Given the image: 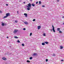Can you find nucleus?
I'll list each match as a JSON object with an SVG mask.
<instances>
[{
	"mask_svg": "<svg viewBox=\"0 0 64 64\" xmlns=\"http://www.w3.org/2000/svg\"><path fill=\"white\" fill-rule=\"evenodd\" d=\"M27 5H26V7L27 8V9L28 10H30V8H31V4L29 3L27 4Z\"/></svg>",
	"mask_w": 64,
	"mask_h": 64,
	"instance_id": "nucleus-1",
	"label": "nucleus"
},
{
	"mask_svg": "<svg viewBox=\"0 0 64 64\" xmlns=\"http://www.w3.org/2000/svg\"><path fill=\"white\" fill-rule=\"evenodd\" d=\"M10 15V13H7L6 14V16H4V18H7V17L9 16Z\"/></svg>",
	"mask_w": 64,
	"mask_h": 64,
	"instance_id": "nucleus-2",
	"label": "nucleus"
},
{
	"mask_svg": "<svg viewBox=\"0 0 64 64\" xmlns=\"http://www.w3.org/2000/svg\"><path fill=\"white\" fill-rule=\"evenodd\" d=\"M37 54L36 53H35L33 54L32 56H37Z\"/></svg>",
	"mask_w": 64,
	"mask_h": 64,
	"instance_id": "nucleus-3",
	"label": "nucleus"
},
{
	"mask_svg": "<svg viewBox=\"0 0 64 64\" xmlns=\"http://www.w3.org/2000/svg\"><path fill=\"white\" fill-rule=\"evenodd\" d=\"M2 59L4 60H6V58H5V57H4L2 58Z\"/></svg>",
	"mask_w": 64,
	"mask_h": 64,
	"instance_id": "nucleus-4",
	"label": "nucleus"
},
{
	"mask_svg": "<svg viewBox=\"0 0 64 64\" xmlns=\"http://www.w3.org/2000/svg\"><path fill=\"white\" fill-rule=\"evenodd\" d=\"M18 30H14V32H18Z\"/></svg>",
	"mask_w": 64,
	"mask_h": 64,
	"instance_id": "nucleus-5",
	"label": "nucleus"
},
{
	"mask_svg": "<svg viewBox=\"0 0 64 64\" xmlns=\"http://www.w3.org/2000/svg\"><path fill=\"white\" fill-rule=\"evenodd\" d=\"M6 55H10V54L9 52H7V53H6Z\"/></svg>",
	"mask_w": 64,
	"mask_h": 64,
	"instance_id": "nucleus-6",
	"label": "nucleus"
},
{
	"mask_svg": "<svg viewBox=\"0 0 64 64\" xmlns=\"http://www.w3.org/2000/svg\"><path fill=\"white\" fill-rule=\"evenodd\" d=\"M38 30H39V29H40L41 28V26H38Z\"/></svg>",
	"mask_w": 64,
	"mask_h": 64,
	"instance_id": "nucleus-7",
	"label": "nucleus"
},
{
	"mask_svg": "<svg viewBox=\"0 0 64 64\" xmlns=\"http://www.w3.org/2000/svg\"><path fill=\"white\" fill-rule=\"evenodd\" d=\"M52 28L53 32H55V30L54 29V28Z\"/></svg>",
	"mask_w": 64,
	"mask_h": 64,
	"instance_id": "nucleus-8",
	"label": "nucleus"
},
{
	"mask_svg": "<svg viewBox=\"0 0 64 64\" xmlns=\"http://www.w3.org/2000/svg\"><path fill=\"white\" fill-rule=\"evenodd\" d=\"M24 23L25 24H28V22H24Z\"/></svg>",
	"mask_w": 64,
	"mask_h": 64,
	"instance_id": "nucleus-9",
	"label": "nucleus"
},
{
	"mask_svg": "<svg viewBox=\"0 0 64 64\" xmlns=\"http://www.w3.org/2000/svg\"><path fill=\"white\" fill-rule=\"evenodd\" d=\"M44 43H46V44H48V42H44Z\"/></svg>",
	"mask_w": 64,
	"mask_h": 64,
	"instance_id": "nucleus-10",
	"label": "nucleus"
},
{
	"mask_svg": "<svg viewBox=\"0 0 64 64\" xmlns=\"http://www.w3.org/2000/svg\"><path fill=\"white\" fill-rule=\"evenodd\" d=\"M32 6L34 7V6H35V4H32Z\"/></svg>",
	"mask_w": 64,
	"mask_h": 64,
	"instance_id": "nucleus-11",
	"label": "nucleus"
},
{
	"mask_svg": "<svg viewBox=\"0 0 64 64\" xmlns=\"http://www.w3.org/2000/svg\"><path fill=\"white\" fill-rule=\"evenodd\" d=\"M60 49H62L63 48L62 46H60Z\"/></svg>",
	"mask_w": 64,
	"mask_h": 64,
	"instance_id": "nucleus-12",
	"label": "nucleus"
},
{
	"mask_svg": "<svg viewBox=\"0 0 64 64\" xmlns=\"http://www.w3.org/2000/svg\"><path fill=\"white\" fill-rule=\"evenodd\" d=\"M14 38H16V39H17V38H18V37H17L16 36H14Z\"/></svg>",
	"mask_w": 64,
	"mask_h": 64,
	"instance_id": "nucleus-13",
	"label": "nucleus"
},
{
	"mask_svg": "<svg viewBox=\"0 0 64 64\" xmlns=\"http://www.w3.org/2000/svg\"><path fill=\"white\" fill-rule=\"evenodd\" d=\"M27 62H28V63H30V61L28 60L27 61Z\"/></svg>",
	"mask_w": 64,
	"mask_h": 64,
	"instance_id": "nucleus-14",
	"label": "nucleus"
},
{
	"mask_svg": "<svg viewBox=\"0 0 64 64\" xmlns=\"http://www.w3.org/2000/svg\"><path fill=\"white\" fill-rule=\"evenodd\" d=\"M4 23H2V26H4Z\"/></svg>",
	"mask_w": 64,
	"mask_h": 64,
	"instance_id": "nucleus-15",
	"label": "nucleus"
},
{
	"mask_svg": "<svg viewBox=\"0 0 64 64\" xmlns=\"http://www.w3.org/2000/svg\"><path fill=\"white\" fill-rule=\"evenodd\" d=\"M42 45H44L45 43H44V42H43L42 43Z\"/></svg>",
	"mask_w": 64,
	"mask_h": 64,
	"instance_id": "nucleus-16",
	"label": "nucleus"
},
{
	"mask_svg": "<svg viewBox=\"0 0 64 64\" xmlns=\"http://www.w3.org/2000/svg\"><path fill=\"white\" fill-rule=\"evenodd\" d=\"M60 29L59 28H57V30L58 31H59L60 30Z\"/></svg>",
	"mask_w": 64,
	"mask_h": 64,
	"instance_id": "nucleus-17",
	"label": "nucleus"
},
{
	"mask_svg": "<svg viewBox=\"0 0 64 64\" xmlns=\"http://www.w3.org/2000/svg\"><path fill=\"white\" fill-rule=\"evenodd\" d=\"M43 35L44 36H46V34L44 33L43 34Z\"/></svg>",
	"mask_w": 64,
	"mask_h": 64,
	"instance_id": "nucleus-18",
	"label": "nucleus"
},
{
	"mask_svg": "<svg viewBox=\"0 0 64 64\" xmlns=\"http://www.w3.org/2000/svg\"><path fill=\"white\" fill-rule=\"evenodd\" d=\"M32 58H32V57H30V60H32Z\"/></svg>",
	"mask_w": 64,
	"mask_h": 64,
	"instance_id": "nucleus-19",
	"label": "nucleus"
},
{
	"mask_svg": "<svg viewBox=\"0 0 64 64\" xmlns=\"http://www.w3.org/2000/svg\"><path fill=\"white\" fill-rule=\"evenodd\" d=\"M41 3H42L40 1L39 2V4H41Z\"/></svg>",
	"mask_w": 64,
	"mask_h": 64,
	"instance_id": "nucleus-20",
	"label": "nucleus"
},
{
	"mask_svg": "<svg viewBox=\"0 0 64 64\" xmlns=\"http://www.w3.org/2000/svg\"><path fill=\"white\" fill-rule=\"evenodd\" d=\"M32 32L30 33V36H31V35H32Z\"/></svg>",
	"mask_w": 64,
	"mask_h": 64,
	"instance_id": "nucleus-21",
	"label": "nucleus"
},
{
	"mask_svg": "<svg viewBox=\"0 0 64 64\" xmlns=\"http://www.w3.org/2000/svg\"><path fill=\"white\" fill-rule=\"evenodd\" d=\"M17 42H18V43H20V41L19 40H18L17 41Z\"/></svg>",
	"mask_w": 64,
	"mask_h": 64,
	"instance_id": "nucleus-22",
	"label": "nucleus"
},
{
	"mask_svg": "<svg viewBox=\"0 0 64 64\" xmlns=\"http://www.w3.org/2000/svg\"><path fill=\"white\" fill-rule=\"evenodd\" d=\"M22 46H24V44H22Z\"/></svg>",
	"mask_w": 64,
	"mask_h": 64,
	"instance_id": "nucleus-23",
	"label": "nucleus"
},
{
	"mask_svg": "<svg viewBox=\"0 0 64 64\" xmlns=\"http://www.w3.org/2000/svg\"><path fill=\"white\" fill-rule=\"evenodd\" d=\"M52 56H56V55H55V54H54Z\"/></svg>",
	"mask_w": 64,
	"mask_h": 64,
	"instance_id": "nucleus-24",
	"label": "nucleus"
},
{
	"mask_svg": "<svg viewBox=\"0 0 64 64\" xmlns=\"http://www.w3.org/2000/svg\"><path fill=\"white\" fill-rule=\"evenodd\" d=\"M17 22H18V21H17V20H15V23H17Z\"/></svg>",
	"mask_w": 64,
	"mask_h": 64,
	"instance_id": "nucleus-25",
	"label": "nucleus"
},
{
	"mask_svg": "<svg viewBox=\"0 0 64 64\" xmlns=\"http://www.w3.org/2000/svg\"><path fill=\"white\" fill-rule=\"evenodd\" d=\"M48 61V60L47 59H46V62H47V61Z\"/></svg>",
	"mask_w": 64,
	"mask_h": 64,
	"instance_id": "nucleus-26",
	"label": "nucleus"
},
{
	"mask_svg": "<svg viewBox=\"0 0 64 64\" xmlns=\"http://www.w3.org/2000/svg\"><path fill=\"white\" fill-rule=\"evenodd\" d=\"M23 30H26V28H24Z\"/></svg>",
	"mask_w": 64,
	"mask_h": 64,
	"instance_id": "nucleus-27",
	"label": "nucleus"
},
{
	"mask_svg": "<svg viewBox=\"0 0 64 64\" xmlns=\"http://www.w3.org/2000/svg\"><path fill=\"white\" fill-rule=\"evenodd\" d=\"M25 17H27V14L25 16Z\"/></svg>",
	"mask_w": 64,
	"mask_h": 64,
	"instance_id": "nucleus-28",
	"label": "nucleus"
},
{
	"mask_svg": "<svg viewBox=\"0 0 64 64\" xmlns=\"http://www.w3.org/2000/svg\"><path fill=\"white\" fill-rule=\"evenodd\" d=\"M33 21H35V19H34L32 20Z\"/></svg>",
	"mask_w": 64,
	"mask_h": 64,
	"instance_id": "nucleus-29",
	"label": "nucleus"
},
{
	"mask_svg": "<svg viewBox=\"0 0 64 64\" xmlns=\"http://www.w3.org/2000/svg\"><path fill=\"white\" fill-rule=\"evenodd\" d=\"M26 14V13H24V15H26V14Z\"/></svg>",
	"mask_w": 64,
	"mask_h": 64,
	"instance_id": "nucleus-30",
	"label": "nucleus"
},
{
	"mask_svg": "<svg viewBox=\"0 0 64 64\" xmlns=\"http://www.w3.org/2000/svg\"><path fill=\"white\" fill-rule=\"evenodd\" d=\"M0 13H2V12L0 10Z\"/></svg>",
	"mask_w": 64,
	"mask_h": 64,
	"instance_id": "nucleus-31",
	"label": "nucleus"
},
{
	"mask_svg": "<svg viewBox=\"0 0 64 64\" xmlns=\"http://www.w3.org/2000/svg\"><path fill=\"white\" fill-rule=\"evenodd\" d=\"M42 7H45V6H44V5H42Z\"/></svg>",
	"mask_w": 64,
	"mask_h": 64,
	"instance_id": "nucleus-32",
	"label": "nucleus"
},
{
	"mask_svg": "<svg viewBox=\"0 0 64 64\" xmlns=\"http://www.w3.org/2000/svg\"><path fill=\"white\" fill-rule=\"evenodd\" d=\"M38 2H36V4H38Z\"/></svg>",
	"mask_w": 64,
	"mask_h": 64,
	"instance_id": "nucleus-33",
	"label": "nucleus"
},
{
	"mask_svg": "<svg viewBox=\"0 0 64 64\" xmlns=\"http://www.w3.org/2000/svg\"><path fill=\"white\" fill-rule=\"evenodd\" d=\"M6 6H8V4H6Z\"/></svg>",
	"mask_w": 64,
	"mask_h": 64,
	"instance_id": "nucleus-34",
	"label": "nucleus"
},
{
	"mask_svg": "<svg viewBox=\"0 0 64 64\" xmlns=\"http://www.w3.org/2000/svg\"><path fill=\"white\" fill-rule=\"evenodd\" d=\"M52 28H54V26H53V25H52Z\"/></svg>",
	"mask_w": 64,
	"mask_h": 64,
	"instance_id": "nucleus-35",
	"label": "nucleus"
},
{
	"mask_svg": "<svg viewBox=\"0 0 64 64\" xmlns=\"http://www.w3.org/2000/svg\"><path fill=\"white\" fill-rule=\"evenodd\" d=\"M16 33H17V32H14V34H16Z\"/></svg>",
	"mask_w": 64,
	"mask_h": 64,
	"instance_id": "nucleus-36",
	"label": "nucleus"
},
{
	"mask_svg": "<svg viewBox=\"0 0 64 64\" xmlns=\"http://www.w3.org/2000/svg\"><path fill=\"white\" fill-rule=\"evenodd\" d=\"M6 38H7V39H8V38H9V37H8V36H7Z\"/></svg>",
	"mask_w": 64,
	"mask_h": 64,
	"instance_id": "nucleus-37",
	"label": "nucleus"
},
{
	"mask_svg": "<svg viewBox=\"0 0 64 64\" xmlns=\"http://www.w3.org/2000/svg\"><path fill=\"white\" fill-rule=\"evenodd\" d=\"M18 12H18V11L17 12V13L18 14H19V13H18Z\"/></svg>",
	"mask_w": 64,
	"mask_h": 64,
	"instance_id": "nucleus-38",
	"label": "nucleus"
},
{
	"mask_svg": "<svg viewBox=\"0 0 64 64\" xmlns=\"http://www.w3.org/2000/svg\"><path fill=\"white\" fill-rule=\"evenodd\" d=\"M59 32H61V31H60V30H59Z\"/></svg>",
	"mask_w": 64,
	"mask_h": 64,
	"instance_id": "nucleus-39",
	"label": "nucleus"
},
{
	"mask_svg": "<svg viewBox=\"0 0 64 64\" xmlns=\"http://www.w3.org/2000/svg\"><path fill=\"white\" fill-rule=\"evenodd\" d=\"M61 61H64V60H61Z\"/></svg>",
	"mask_w": 64,
	"mask_h": 64,
	"instance_id": "nucleus-40",
	"label": "nucleus"
},
{
	"mask_svg": "<svg viewBox=\"0 0 64 64\" xmlns=\"http://www.w3.org/2000/svg\"><path fill=\"white\" fill-rule=\"evenodd\" d=\"M57 1H58V2H59V0H57Z\"/></svg>",
	"mask_w": 64,
	"mask_h": 64,
	"instance_id": "nucleus-41",
	"label": "nucleus"
},
{
	"mask_svg": "<svg viewBox=\"0 0 64 64\" xmlns=\"http://www.w3.org/2000/svg\"><path fill=\"white\" fill-rule=\"evenodd\" d=\"M30 1L32 2V0H30Z\"/></svg>",
	"mask_w": 64,
	"mask_h": 64,
	"instance_id": "nucleus-42",
	"label": "nucleus"
},
{
	"mask_svg": "<svg viewBox=\"0 0 64 64\" xmlns=\"http://www.w3.org/2000/svg\"><path fill=\"white\" fill-rule=\"evenodd\" d=\"M62 18H64V16H62Z\"/></svg>",
	"mask_w": 64,
	"mask_h": 64,
	"instance_id": "nucleus-43",
	"label": "nucleus"
},
{
	"mask_svg": "<svg viewBox=\"0 0 64 64\" xmlns=\"http://www.w3.org/2000/svg\"><path fill=\"white\" fill-rule=\"evenodd\" d=\"M24 3L25 4V2H24Z\"/></svg>",
	"mask_w": 64,
	"mask_h": 64,
	"instance_id": "nucleus-44",
	"label": "nucleus"
},
{
	"mask_svg": "<svg viewBox=\"0 0 64 64\" xmlns=\"http://www.w3.org/2000/svg\"><path fill=\"white\" fill-rule=\"evenodd\" d=\"M52 30H52H52H51V31H52Z\"/></svg>",
	"mask_w": 64,
	"mask_h": 64,
	"instance_id": "nucleus-45",
	"label": "nucleus"
},
{
	"mask_svg": "<svg viewBox=\"0 0 64 64\" xmlns=\"http://www.w3.org/2000/svg\"><path fill=\"white\" fill-rule=\"evenodd\" d=\"M60 33H62V32H60Z\"/></svg>",
	"mask_w": 64,
	"mask_h": 64,
	"instance_id": "nucleus-46",
	"label": "nucleus"
},
{
	"mask_svg": "<svg viewBox=\"0 0 64 64\" xmlns=\"http://www.w3.org/2000/svg\"><path fill=\"white\" fill-rule=\"evenodd\" d=\"M63 24L64 25V23H63Z\"/></svg>",
	"mask_w": 64,
	"mask_h": 64,
	"instance_id": "nucleus-47",
	"label": "nucleus"
}]
</instances>
